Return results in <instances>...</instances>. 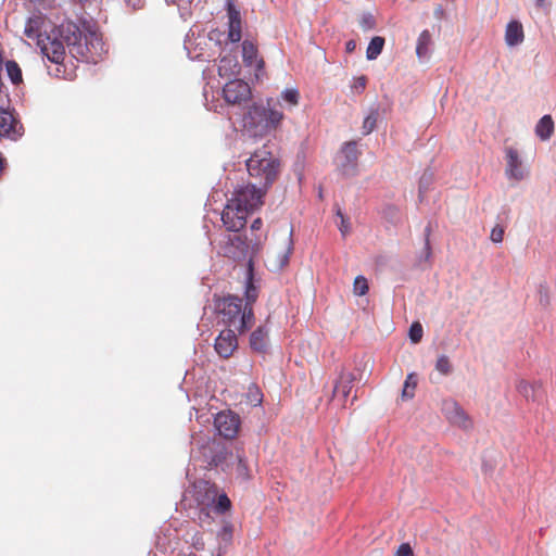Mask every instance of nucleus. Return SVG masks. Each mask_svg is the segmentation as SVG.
<instances>
[{
	"mask_svg": "<svg viewBox=\"0 0 556 556\" xmlns=\"http://www.w3.org/2000/svg\"><path fill=\"white\" fill-rule=\"evenodd\" d=\"M503 238H504V229L503 227L496 225L492 231H491V235H490V239L494 242V243H501L503 241Z\"/></svg>",
	"mask_w": 556,
	"mask_h": 556,
	"instance_id": "46",
	"label": "nucleus"
},
{
	"mask_svg": "<svg viewBox=\"0 0 556 556\" xmlns=\"http://www.w3.org/2000/svg\"><path fill=\"white\" fill-rule=\"evenodd\" d=\"M430 180H431V174L428 175L427 173H425L421 176L420 181H419V192L420 193L425 192L428 189Z\"/></svg>",
	"mask_w": 556,
	"mask_h": 556,
	"instance_id": "48",
	"label": "nucleus"
},
{
	"mask_svg": "<svg viewBox=\"0 0 556 556\" xmlns=\"http://www.w3.org/2000/svg\"><path fill=\"white\" fill-rule=\"evenodd\" d=\"M242 59L247 66L255 65L257 70H261L264 66V61L258 59L257 47L248 39L242 42Z\"/></svg>",
	"mask_w": 556,
	"mask_h": 556,
	"instance_id": "26",
	"label": "nucleus"
},
{
	"mask_svg": "<svg viewBox=\"0 0 556 556\" xmlns=\"http://www.w3.org/2000/svg\"><path fill=\"white\" fill-rule=\"evenodd\" d=\"M384 38L380 36L374 37L366 50V58L369 61L376 60L382 52Z\"/></svg>",
	"mask_w": 556,
	"mask_h": 556,
	"instance_id": "30",
	"label": "nucleus"
},
{
	"mask_svg": "<svg viewBox=\"0 0 556 556\" xmlns=\"http://www.w3.org/2000/svg\"><path fill=\"white\" fill-rule=\"evenodd\" d=\"M359 25L363 30H371L376 27V20L371 13H364L359 20Z\"/></svg>",
	"mask_w": 556,
	"mask_h": 556,
	"instance_id": "42",
	"label": "nucleus"
},
{
	"mask_svg": "<svg viewBox=\"0 0 556 556\" xmlns=\"http://www.w3.org/2000/svg\"><path fill=\"white\" fill-rule=\"evenodd\" d=\"M237 330L226 328L215 339V351L223 358H229L238 348Z\"/></svg>",
	"mask_w": 556,
	"mask_h": 556,
	"instance_id": "16",
	"label": "nucleus"
},
{
	"mask_svg": "<svg viewBox=\"0 0 556 556\" xmlns=\"http://www.w3.org/2000/svg\"><path fill=\"white\" fill-rule=\"evenodd\" d=\"M337 216L340 217L339 230L343 237L349 235L351 230V224L340 208L337 210Z\"/></svg>",
	"mask_w": 556,
	"mask_h": 556,
	"instance_id": "45",
	"label": "nucleus"
},
{
	"mask_svg": "<svg viewBox=\"0 0 556 556\" xmlns=\"http://www.w3.org/2000/svg\"><path fill=\"white\" fill-rule=\"evenodd\" d=\"M42 54L49 61L55 64H61L65 56V43L52 31L46 35L43 41L38 43Z\"/></svg>",
	"mask_w": 556,
	"mask_h": 556,
	"instance_id": "12",
	"label": "nucleus"
},
{
	"mask_svg": "<svg viewBox=\"0 0 556 556\" xmlns=\"http://www.w3.org/2000/svg\"><path fill=\"white\" fill-rule=\"evenodd\" d=\"M417 379L414 374H408L403 386L401 397L402 400H412L415 395Z\"/></svg>",
	"mask_w": 556,
	"mask_h": 556,
	"instance_id": "34",
	"label": "nucleus"
},
{
	"mask_svg": "<svg viewBox=\"0 0 556 556\" xmlns=\"http://www.w3.org/2000/svg\"><path fill=\"white\" fill-rule=\"evenodd\" d=\"M215 311L219 321L226 328L236 329L239 334L247 332L254 323L253 308L243 306V300L237 295L228 294L216 300Z\"/></svg>",
	"mask_w": 556,
	"mask_h": 556,
	"instance_id": "2",
	"label": "nucleus"
},
{
	"mask_svg": "<svg viewBox=\"0 0 556 556\" xmlns=\"http://www.w3.org/2000/svg\"><path fill=\"white\" fill-rule=\"evenodd\" d=\"M395 556H414V552L409 543H402L397 547Z\"/></svg>",
	"mask_w": 556,
	"mask_h": 556,
	"instance_id": "47",
	"label": "nucleus"
},
{
	"mask_svg": "<svg viewBox=\"0 0 556 556\" xmlns=\"http://www.w3.org/2000/svg\"><path fill=\"white\" fill-rule=\"evenodd\" d=\"M213 39L212 33L210 36L205 35H197L190 30L184 42L185 50L187 51V54L190 60L192 61H201V62H207L211 60L213 54L210 53L208 47L210 41Z\"/></svg>",
	"mask_w": 556,
	"mask_h": 556,
	"instance_id": "8",
	"label": "nucleus"
},
{
	"mask_svg": "<svg viewBox=\"0 0 556 556\" xmlns=\"http://www.w3.org/2000/svg\"><path fill=\"white\" fill-rule=\"evenodd\" d=\"M355 49H356V41H355V40L351 39V40H348V41L345 42V51H346L348 53H352V52H354V51H355Z\"/></svg>",
	"mask_w": 556,
	"mask_h": 556,
	"instance_id": "51",
	"label": "nucleus"
},
{
	"mask_svg": "<svg viewBox=\"0 0 556 556\" xmlns=\"http://www.w3.org/2000/svg\"><path fill=\"white\" fill-rule=\"evenodd\" d=\"M220 554H222V551H219V553L217 554V556H220Z\"/></svg>",
	"mask_w": 556,
	"mask_h": 556,
	"instance_id": "57",
	"label": "nucleus"
},
{
	"mask_svg": "<svg viewBox=\"0 0 556 556\" xmlns=\"http://www.w3.org/2000/svg\"><path fill=\"white\" fill-rule=\"evenodd\" d=\"M282 117L283 114L279 111L253 105L244 115L243 125L252 136L258 137L275 129Z\"/></svg>",
	"mask_w": 556,
	"mask_h": 556,
	"instance_id": "3",
	"label": "nucleus"
},
{
	"mask_svg": "<svg viewBox=\"0 0 556 556\" xmlns=\"http://www.w3.org/2000/svg\"><path fill=\"white\" fill-rule=\"evenodd\" d=\"M384 215L387 217H390L392 223H395V222H397V218H399V210L395 206H388L384 210Z\"/></svg>",
	"mask_w": 556,
	"mask_h": 556,
	"instance_id": "49",
	"label": "nucleus"
},
{
	"mask_svg": "<svg viewBox=\"0 0 556 556\" xmlns=\"http://www.w3.org/2000/svg\"><path fill=\"white\" fill-rule=\"evenodd\" d=\"M5 70L10 80L14 85L22 83L23 79L21 67L14 60H9L5 62Z\"/></svg>",
	"mask_w": 556,
	"mask_h": 556,
	"instance_id": "35",
	"label": "nucleus"
},
{
	"mask_svg": "<svg viewBox=\"0 0 556 556\" xmlns=\"http://www.w3.org/2000/svg\"><path fill=\"white\" fill-rule=\"evenodd\" d=\"M192 545L198 551L199 549H203L204 548V541H203L202 536L199 535V534L193 535V538H192Z\"/></svg>",
	"mask_w": 556,
	"mask_h": 556,
	"instance_id": "50",
	"label": "nucleus"
},
{
	"mask_svg": "<svg viewBox=\"0 0 556 556\" xmlns=\"http://www.w3.org/2000/svg\"><path fill=\"white\" fill-rule=\"evenodd\" d=\"M81 48L87 50L83 53H74L73 56L80 59L87 63H97L103 53L106 52L105 45L102 41L100 34L93 29L85 27V34L83 36Z\"/></svg>",
	"mask_w": 556,
	"mask_h": 556,
	"instance_id": "7",
	"label": "nucleus"
},
{
	"mask_svg": "<svg viewBox=\"0 0 556 556\" xmlns=\"http://www.w3.org/2000/svg\"><path fill=\"white\" fill-rule=\"evenodd\" d=\"M293 230H290L283 248L274 250L268 255V264L273 270H281L288 265L290 256L293 252Z\"/></svg>",
	"mask_w": 556,
	"mask_h": 556,
	"instance_id": "19",
	"label": "nucleus"
},
{
	"mask_svg": "<svg viewBox=\"0 0 556 556\" xmlns=\"http://www.w3.org/2000/svg\"><path fill=\"white\" fill-rule=\"evenodd\" d=\"M45 24V16L42 14H34L27 18L25 24L24 34L29 39H36L37 45L43 41L47 34H42V27Z\"/></svg>",
	"mask_w": 556,
	"mask_h": 556,
	"instance_id": "23",
	"label": "nucleus"
},
{
	"mask_svg": "<svg viewBox=\"0 0 556 556\" xmlns=\"http://www.w3.org/2000/svg\"><path fill=\"white\" fill-rule=\"evenodd\" d=\"M214 427L219 435L233 439L239 431L240 418L231 410L219 412L214 418Z\"/></svg>",
	"mask_w": 556,
	"mask_h": 556,
	"instance_id": "11",
	"label": "nucleus"
},
{
	"mask_svg": "<svg viewBox=\"0 0 556 556\" xmlns=\"http://www.w3.org/2000/svg\"><path fill=\"white\" fill-rule=\"evenodd\" d=\"M257 299V289L252 285V282H248L245 288V303L243 306H249L253 308V303Z\"/></svg>",
	"mask_w": 556,
	"mask_h": 556,
	"instance_id": "41",
	"label": "nucleus"
},
{
	"mask_svg": "<svg viewBox=\"0 0 556 556\" xmlns=\"http://www.w3.org/2000/svg\"><path fill=\"white\" fill-rule=\"evenodd\" d=\"M433 48V41L431 34L428 29L422 30L417 39L416 43V55L421 62H426L430 59Z\"/></svg>",
	"mask_w": 556,
	"mask_h": 556,
	"instance_id": "24",
	"label": "nucleus"
},
{
	"mask_svg": "<svg viewBox=\"0 0 556 556\" xmlns=\"http://www.w3.org/2000/svg\"><path fill=\"white\" fill-rule=\"evenodd\" d=\"M369 290L368 281L367 279L359 275L354 279L353 283V293L357 296L365 295Z\"/></svg>",
	"mask_w": 556,
	"mask_h": 556,
	"instance_id": "38",
	"label": "nucleus"
},
{
	"mask_svg": "<svg viewBox=\"0 0 556 556\" xmlns=\"http://www.w3.org/2000/svg\"><path fill=\"white\" fill-rule=\"evenodd\" d=\"M435 369L442 375H448L452 371V366L446 355H441L437 359Z\"/></svg>",
	"mask_w": 556,
	"mask_h": 556,
	"instance_id": "40",
	"label": "nucleus"
},
{
	"mask_svg": "<svg viewBox=\"0 0 556 556\" xmlns=\"http://www.w3.org/2000/svg\"><path fill=\"white\" fill-rule=\"evenodd\" d=\"M379 112L378 110H371L369 114L364 118L363 122V134L369 135L374 131L377 125Z\"/></svg>",
	"mask_w": 556,
	"mask_h": 556,
	"instance_id": "37",
	"label": "nucleus"
},
{
	"mask_svg": "<svg viewBox=\"0 0 556 556\" xmlns=\"http://www.w3.org/2000/svg\"><path fill=\"white\" fill-rule=\"evenodd\" d=\"M554 132V121L551 115L542 116L535 125V135L543 141L548 140Z\"/></svg>",
	"mask_w": 556,
	"mask_h": 556,
	"instance_id": "28",
	"label": "nucleus"
},
{
	"mask_svg": "<svg viewBox=\"0 0 556 556\" xmlns=\"http://www.w3.org/2000/svg\"><path fill=\"white\" fill-rule=\"evenodd\" d=\"M250 348L252 351L265 354L269 349V327L261 325L250 334Z\"/></svg>",
	"mask_w": 556,
	"mask_h": 556,
	"instance_id": "21",
	"label": "nucleus"
},
{
	"mask_svg": "<svg viewBox=\"0 0 556 556\" xmlns=\"http://www.w3.org/2000/svg\"><path fill=\"white\" fill-rule=\"evenodd\" d=\"M254 240H255L256 243H258L261 239L258 237H255Z\"/></svg>",
	"mask_w": 556,
	"mask_h": 556,
	"instance_id": "56",
	"label": "nucleus"
},
{
	"mask_svg": "<svg viewBox=\"0 0 556 556\" xmlns=\"http://www.w3.org/2000/svg\"><path fill=\"white\" fill-rule=\"evenodd\" d=\"M355 380V376L353 372L344 371L342 370L339 375V378L337 379L334 387H333V396L338 397L342 404L345 403L351 389L352 384Z\"/></svg>",
	"mask_w": 556,
	"mask_h": 556,
	"instance_id": "22",
	"label": "nucleus"
},
{
	"mask_svg": "<svg viewBox=\"0 0 556 556\" xmlns=\"http://www.w3.org/2000/svg\"><path fill=\"white\" fill-rule=\"evenodd\" d=\"M200 453L203 456L205 468H219L224 472L230 470L233 453L229 452L225 445L207 439L201 444Z\"/></svg>",
	"mask_w": 556,
	"mask_h": 556,
	"instance_id": "5",
	"label": "nucleus"
},
{
	"mask_svg": "<svg viewBox=\"0 0 556 556\" xmlns=\"http://www.w3.org/2000/svg\"><path fill=\"white\" fill-rule=\"evenodd\" d=\"M2 169H3V160H2V157L0 156V174L2 173Z\"/></svg>",
	"mask_w": 556,
	"mask_h": 556,
	"instance_id": "55",
	"label": "nucleus"
},
{
	"mask_svg": "<svg viewBox=\"0 0 556 556\" xmlns=\"http://www.w3.org/2000/svg\"><path fill=\"white\" fill-rule=\"evenodd\" d=\"M506 167L505 175L508 180L521 181L528 176V169L523 166L518 151L513 147L505 149Z\"/></svg>",
	"mask_w": 556,
	"mask_h": 556,
	"instance_id": "13",
	"label": "nucleus"
},
{
	"mask_svg": "<svg viewBox=\"0 0 556 556\" xmlns=\"http://www.w3.org/2000/svg\"><path fill=\"white\" fill-rule=\"evenodd\" d=\"M84 27L88 26L84 25ZM52 33L66 45L72 55H74V53H83L84 50H87L86 48H81L85 28L81 29L76 23L72 21H65L59 26L54 27Z\"/></svg>",
	"mask_w": 556,
	"mask_h": 556,
	"instance_id": "6",
	"label": "nucleus"
},
{
	"mask_svg": "<svg viewBox=\"0 0 556 556\" xmlns=\"http://www.w3.org/2000/svg\"><path fill=\"white\" fill-rule=\"evenodd\" d=\"M422 326L419 323H413L409 328V339L413 343H418L422 338Z\"/></svg>",
	"mask_w": 556,
	"mask_h": 556,
	"instance_id": "43",
	"label": "nucleus"
},
{
	"mask_svg": "<svg viewBox=\"0 0 556 556\" xmlns=\"http://www.w3.org/2000/svg\"><path fill=\"white\" fill-rule=\"evenodd\" d=\"M198 520L201 528L211 530V526L214 521L213 514V507H198Z\"/></svg>",
	"mask_w": 556,
	"mask_h": 556,
	"instance_id": "33",
	"label": "nucleus"
},
{
	"mask_svg": "<svg viewBox=\"0 0 556 556\" xmlns=\"http://www.w3.org/2000/svg\"><path fill=\"white\" fill-rule=\"evenodd\" d=\"M525 34L519 21H510L505 28V42L508 47H517L523 42Z\"/></svg>",
	"mask_w": 556,
	"mask_h": 556,
	"instance_id": "25",
	"label": "nucleus"
},
{
	"mask_svg": "<svg viewBox=\"0 0 556 556\" xmlns=\"http://www.w3.org/2000/svg\"><path fill=\"white\" fill-rule=\"evenodd\" d=\"M217 71L220 77H232L239 73L240 64L236 56L225 55L219 60Z\"/></svg>",
	"mask_w": 556,
	"mask_h": 556,
	"instance_id": "27",
	"label": "nucleus"
},
{
	"mask_svg": "<svg viewBox=\"0 0 556 556\" xmlns=\"http://www.w3.org/2000/svg\"><path fill=\"white\" fill-rule=\"evenodd\" d=\"M343 160L339 163L338 169L343 176H354L357 169L359 152L356 141L345 142L341 149Z\"/></svg>",
	"mask_w": 556,
	"mask_h": 556,
	"instance_id": "15",
	"label": "nucleus"
},
{
	"mask_svg": "<svg viewBox=\"0 0 556 556\" xmlns=\"http://www.w3.org/2000/svg\"><path fill=\"white\" fill-rule=\"evenodd\" d=\"M233 534V526L223 520L220 529L217 531L218 551H223L231 542Z\"/></svg>",
	"mask_w": 556,
	"mask_h": 556,
	"instance_id": "29",
	"label": "nucleus"
},
{
	"mask_svg": "<svg viewBox=\"0 0 556 556\" xmlns=\"http://www.w3.org/2000/svg\"><path fill=\"white\" fill-rule=\"evenodd\" d=\"M280 98L283 102L288 103L291 106H294L299 103V98H300L299 90L295 88L285 89L281 92Z\"/></svg>",
	"mask_w": 556,
	"mask_h": 556,
	"instance_id": "39",
	"label": "nucleus"
},
{
	"mask_svg": "<svg viewBox=\"0 0 556 556\" xmlns=\"http://www.w3.org/2000/svg\"><path fill=\"white\" fill-rule=\"evenodd\" d=\"M193 498L198 507H213L216 515H223L231 508L226 493H219L217 485L206 480L193 483Z\"/></svg>",
	"mask_w": 556,
	"mask_h": 556,
	"instance_id": "4",
	"label": "nucleus"
},
{
	"mask_svg": "<svg viewBox=\"0 0 556 556\" xmlns=\"http://www.w3.org/2000/svg\"><path fill=\"white\" fill-rule=\"evenodd\" d=\"M442 412L452 425L462 429H469L471 427L468 415L456 401L451 399L443 401Z\"/></svg>",
	"mask_w": 556,
	"mask_h": 556,
	"instance_id": "17",
	"label": "nucleus"
},
{
	"mask_svg": "<svg viewBox=\"0 0 556 556\" xmlns=\"http://www.w3.org/2000/svg\"><path fill=\"white\" fill-rule=\"evenodd\" d=\"M366 84H367V77L362 75V76H358V77H354L353 78V81L351 84V89L353 92L359 94L362 93L365 88H366Z\"/></svg>",
	"mask_w": 556,
	"mask_h": 556,
	"instance_id": "44",
	"label": "nucleus"
},
{
	"mask_svg": "<svg viewBox=\"0 0 556 556\" xmlns=\"http://www.w3.org/2000/svg\"><path fill=\"white\" fill-rule=\"evenodd\" d=\"M535 5L536 7H544L545 5V0H535Z\"/></svg>",
	"mask_w": 556,
	"mask_h": 556,
	"instance_id": "53",
	"label": "nucleus"
},
{
	"mask_svg": "<svg viewBox=\"0 0 556 556\" xmlns=\"http://www.w3.org/2000/svg\"><path fill=\"white\" fill-rule=\"evenodd\" d=\"M258 391H256V393L253 395V401H256L257 403H261V397L258 396Z\"/></svg>",
	"mask_w": 556,
	"mask_h": 556,
	"instance_id": "54",
	"label": "nucleus"
},
{
	"mask_svg": "<svg viewBox=\"0 0 556 556\" xmlns=\"http://www.w3.org/2000/svg\"><path fill=\"white\" fill-rule=\"evenodd\" d=\"M224 255L236 262H248L252 264L250 244L241 236H229L223 247Z\"/></svg>",
	"mask_w": 556,
	"mask_h": 556,
	"instance_id": "9",
	"label": "nucleus"
},
{
	"mask_svg": "<svg viewBox=\"0 0 556 556\" xmlns=\"http://www.w3.org/2000/svg\"><path fill=\"white\" fill-rule=\"evenodd\" d=\"M167 4H174L178 8L179 15L187 20L191 15V5L194 0H165Z\"/></svg>",
	"mask_w": 556,
	"mask_h": 556,
	"instance_id": "36",
	"label": "nucleus"
},
{
	"mask_svg": "<svg viewBox=\"0 0 556 556\" xmlns=\"http://www.w3.org/2000/svg\"><path fill=\"white\" fill-rule=\"evenodd\" d=\"M539 384L530 383L523 379L519 380L516 389L526 400H535V390Z\"/></svg>",
	"mask_w": 556,
	"mask_h": 556,
	"instance_id": "32",
	"label": "nucleus"
},
{
	"mask_svg": "<svg viewBox=\"0 0 556 556\" xmlns=\"http://www.w3.org/2000/svg\"><path fill=\"white\" fill-rule=\"evenodd\" d=\"M249 175L255 185L235 189L222 213V222L228 231L238 232L247 224L248 216L262 205L263 191L269 188L280 172V161L264 146L245 162Z\"/></svg>",
	"mask_w": 556,
	"mask_h": 556,
	"instance_id": "1",
	"label": "nucleus"
},
{
	"mask_svg": "<svg viewBox=\"0 0 556 556\" xmlns=\"http://www.w3.org/2000/svg\"><path fill=\"white\" fill-rule=\"evenodd\" d=\"M23 135V126L12 112L0 108V137L17 140Z\"/></svg>",
	"mask_w": 556,
	"mask_h": 556,
	"instance_id": "18",
	"label": "nucleus"
},
{
	"mask_svg": "<svg viewBox=\"0 0 556 556\" xmlns=\"http://www.w3.org/2000/svg\"><path fill=\"white\" fill-rule=\"evenodd\" d=\"M223 94L227 103L242 105L251 99V89L245 81L233 79L224 86Z\"/></svg>",
	"mask_w": 556,
	"mask_h": 556,
	"instance_id": "10",
	"label": "nucleus"
},
{
	"mask_svg": "<svg viewBox=\"0 0 556 556\" xmlns=\"http://www.w3.org/2000/svg\"><path fill=\"white\" fill-rule=\"evenodd\" d=\"M233 472L237 479L248 481L251 479V468L245 457L244 451L241 447H237L233 453V459L230 462V470Z\"/></svg>",
	"mask_w": 556,
	"mask_h": 556,
	"instance_id": "20",
	"label": "nucleus"
},
{
	"mask_svg": "<svg viewBox=\"0 0 556 556\" xmlns=\"http://www.w3.org/2000/svg\"><path fill=\"white\" fill-rule=\"evenodd\" d=\"M432 228L431 224L429 223L424 231V249L419 255V262H430L432 257V249L430 244V235H431Z\"/></svg>",
	"mask_w": 556,
	"mask_h": 556,
	"instance_id": "31",
	"label": "nucleus"
},
{
	"mask_svg": "<svg viewBox=\"0 0 556 556\" xmlns=\"http://www.w3.org/2000/svg\"><path fill=\"white\" fill-rule=\"evenodd\" d=\"M263 226V222L261 218H255L251 225V230L256 231L260 230Z\"/></svg>",
	"mask_w": 556,
	"mask_h": 556,
	"instance_id": "52",
	"label": "nucleus"
},
{
	"mask_svg": "<svg viewBox=\"0 0 556 556\" xmlns=\"http://www.w3.org/2000/svg\"><path fill=\"white\" fill-rule=\"evenodd\" d=\"M227 12V40L231 43H238L242 39V16L240 10L231 0L226 2Z\"/></svg>",
	"mask_w": 556,
	"mask_h": 556,
	"instance_id": "14",
	"label": "nucleus"
}]
</instances>
